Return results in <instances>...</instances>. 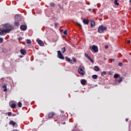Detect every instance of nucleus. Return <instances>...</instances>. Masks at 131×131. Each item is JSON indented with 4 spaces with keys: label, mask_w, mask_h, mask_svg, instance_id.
<instances>
[{
    "label": "nucleus",
    "mask_w": 131,
    "mask_h": 131,
    "mask_svg": "<svg viewBox=\"0 0 131 131\" xmlns=\"http://www.w3.org/2000/svg\"><path fill=\"white\" fill-rule=\"evenodd\" d=\"M11 30L12 26L6 24L4 26L3 29H0V35H6L7 33H9Z\"/></svg>",
    "instance_id": "obj_1"
},
{
    "label": "nucleus",
    "mask_w": 131,
    "mask_h": 131,
    "mask_svg": "<svg viewBox=\"0 0 131 131\" xmlns=\"http://www.w3.org/2000/svg\"><path fill=\"white\" fill-rule=\"evenodd\" d=\"M11 30L12 26L6 24L4 26L3 29H0V35H6L7 33H9Z\"/></svg>",
    "instance_id": "obj_2"
},
{
    "label": "nucleus",
    "mask_w": 131,
    "mask_h": 131,
    "mask_svg": "<svg viewBox=\"0 0 131 131\" xmlns=\"http://www.w3.org/2000/svg\"><path fill=\"white\" fill-rule=\"evenodd\" d=\"M78 72L80 75H84V74H85V69L84 68V67L81 65L79 66L78 70Z\"/></svg>",
    "instance_id": "obj_3"
},
{
    "label": "nucleus",
    "mask_w": 131,
    "mask_h": 131,
    "mask_svg": "<svg viewBox=\"0 0 131 131\" xmlns=\"http://www.w3.org/2000/svg\"><path fill=\"white\" fill-rule=\"evenodd\" d=\"M106 30H107V27L101 25L98 27L97 31L98 33H104V31H106Z\"/></svg>",
    "instance_id": "obj_4"
},
{
    "label": "nucleus",
    "mask_w": 131,
    "mask_h": 131,
    "mask_svg": "<svg viewBox=\"0 0 131 131\" xmlns=\"http://www.w3.org/2000/svg\"><path fill=\"white\" fill-rule=\"evenodd\" d=\"M58 116L57 115V114L55 113H49L48 114V117L49 118H53V117H54V118H56V117H57Z\"/></svg>",
    "instance_id": "obj_5"
},
{
    "label": "nucleus",
    "mask_w": 131,
    "mask_h": 131,
    "mask_svg": "<svg viewBox=\"0 0 131 131\" xmlns=\"http://www.w3.org/2000/svg\"><path fill=\"white\" fill-rule=\"evenodd\" d=\"M57 57L59 58V59H60L61 60H64V56L62 54V53H61V51L59 50L57 51Z\"/></svg>",
    "instance_id": "obj_6"
},
{
    "label": "nucleus",
    "mask_w": 131,
    "mask_h": 131,
    "mask_svg": "<svg viewBox=\"0 0 131 131\" xmlns=\"http://www.w3.org/2000/svg\"><path fill=\"white\" fill-rule=\"evenodd\" d=\"M90 50L91 51H94V53H97L99 51L98 49V47H97L95 45H93V46H92V47H90Z\"/></svg>",
    "instance_id": "obj_7"
},
{
    "label": "nucleus",
    "mask_w": 131,
    "mask_h": 131,
    "mask_svg": "<svg viewBox=\"0 0 131 131\" xmlns=\"http://www.w3.org/2000/svg\"><path fill=\"white\" fill-rule=\"evenodd\" d=\"M36 41L40 47H43V46H45V43H43V41L39 39V38H37Z\"/></svg>",
    "instance_id": "obj_8"
},
{
    "label": "nucleus",
    "mask_w": 131,
    "mask_h": 131,
    "mask_svg": "<svg viewBox=\"0 0 131 131\" xmlns=\"http://www.w3.org/2000/svg\"><path fill=\"white\" fill-rule=\"evenodd\" d=\"M20 30H22V31H25V30L27 29V26L25 25H22L20 26Z\"/></svg>",
    "instance_id": "obj_9"
},
{
    "label": "nucleus",
    "mask_w": 131,
    "mask_h": 131,
    "mask_svg": "<svg viewBox=\"0 0 131 131\" xmlns=\"http://www.w3.org/2000/svg\"><path fill=\"white\" fill-rule=\"evenodd\" d=\"M9 124L10 125H12V126H15V125H16V124H17V123L16 122H14V121L11 120L9 122Z\"/></svg>",
    "instance_id": "obj_10"
},
{
    "label": "nucleus",
    "mask_w": 131,
    "mask_h": 131,
    "mask_svg": "<svg viewBox=\"0 0 131 131\" xmlns=\"http://www.w3.org/2000/svg\"><path fill=\"white\" fill-rule=\"evenodd\" d=\"M96 25L95 21L91 20V27H94Z\"/></svg>",
    "instance_id": "obj_11"
},
{
    "label": "nucleus",
    "mask_w": 131,
    "mask_h": 131,
    "mask_svg": "<svg viewBox=\"0 0 131 131\" xmlns=\"http://www.w3.org/2000/svg\"><path fill=\"white\" fill-rule=\"evenodd\" d=\"M83 23H84V24L88 25L89 24V23H90V21L86 19H83Z\"/></svg>",
    "instance_id": "obj_12"
},
{
    "label": "nucleus",
    "mask_w": 131,
    "mask_h": 131,
    "mask_svg": "<svg viewBox=\"0 0 131 131\" xmlns=\"http://www.w3.org/2000/svg\"><path fill=\"white\" fill-rule=\"evenodd\" d=\"M20 53L21 54V55H25V54H26V51L24 49H21Z\"/></svg>",
    "instance_id": "obj_13"
},
{
    "label": "nucleus",
    "mask_w": 131,
    "mask_h": 131,
    "mask_svg": "<svg viewBox=\"0 0 131 131\" xmlns=\"http://www.w3.org/2000/svg\"><path fill=\"white\" fill-rule=\"evenodd\" d=\"M3 88L4 89V92H8V89H7V85H3Z\"/></svg>",
    "instance_id": "obj_14"
},
{
    "label": "nucleus",
    "mask_w": 131,
    "mask_h": 131,
    "mask_svg": "<svg viewBox=\"0 0 131 131\" xmlns=\"http://www.w3.org/2000/svg\"><path fill=\"white\" fill-rule=\"evenodd\" d=\"M10 107H11V108H12V109H15V108H16V104L12 103L11 104Z\"/></svg>",
    "instance_id": "obj_15"
},
{
    "label": "nucleus",
    "mask_w": 131,
    "mask_h": 131,
    "mask_svg": "<svg viewBox=\"0 0 131 131\" xmlns=\"http://www.w3.org/2000/svg\"><path fill=\"white\" fill-rule=\"evenodd\" d=\"M86 82V81L84 79L81 80V84H83V85H84L85 84Z\"/></svg>",
    "instance_id": "obj_16"
},
{
    "label": "nucleus",
    "mask_w": 131,
    "mask_h": 131,
    "mask_svg": "<svg viewBox=\"0 0 131 131\" xmlns=\"http://www.w3.org/2000/svg\"><path fill=\"white\" fill-rule=\"evenodd\" d=\"M66 61H68V62H70V63H72V60L70 59V58L66 57Z\"/></svg>",
    "instance_id": "obj_17"
},
{
    "label": "nucleus",
    "mask_w": 131,
    "mask_h": 131,
    "mask_svg": "<svg viewBox=\"0 0 131 131\" xmlns=\"http://www.w3.org/2000/svg\"><path fill=\"white\" fill-rule=\"evenodd\" d=\"M94 69L95 71H96V72L99 71V70H100V68H99V67H98V66H95Z\"/></svg>",
    "instance_id": "obj_18"
},
{
    "label": "nucleus",
    "mask_w": 131,
    "mask_h": 131,
    "mask_svg": "<svg viewBox=\"0 0 131 131\" xmlns=\"http://www.w3.org/2000/svg\"><path fill=\"white\" fill-rule=\"evenodd\" d=\"M119 74H115L114 76V78H118L119 77Z\"/></svg>",
    "instance_id": "obj_19"
},
{
    "label": "nucleus",
    "mask_w": 131,
    "mask_h": 131,
    "mask_svg": "<svg viewBox=\"0 0 131 131\" xmlns=\"http://www.w3.org/2000/svg\"><path fill=\"white\" fill-rule=\"evenodd\" d=\"M92 78H93V79H97V78H98V75H93L92 76Z\"/></svg>",
    "instance_id": "obj_20"
},
{
    "label": "nucleus",
    "mask_w": 131,
    "mask_h": 131,
    "mask_svg": "<svg viewBox=\"0 0 131 131\" xmlns=\"http://www.w3.org/2000/svg\"><path fill=\"white\" fill-rule=\"evenodd\" d=\"M117 2L118 0H115L114 2V5H115L116 6H119V3H118Z\"/></svg>",
    "instance_id": "obj_21"
},
{
    "label": "nucleus",
    "mask_w": 131,
    "mask_h": 131,
    "mask_svg": "<svg viewBox=\"0 0 131 131\" xmlns=\"http://www.w3.org/2000/svg\"><path fill=\"white\" fill-rule=\"evenodd\" d=\"M106 71L102 72L101 74V76H104V75H106Z\"/></svg>",
    "instance_id": "obj_22"
},
{
    "label": "nucleus",
    "mask_w": 131,
    "mask_h": 131,
    "mask_svg": "<svg viewBox=\"0 0 131 131\" xmlns=\"http://www.w3.org/2000/svg\"><path fill=\"white\" fill-rule=\"evenodd\" d=\"M18 107H19V108H21L22 107V103L20 102H19L17 104Z\"/></svg>",
    "instance_id": "obj_23"
},
{
    "label": "nucleus",
    "mask_w": 131,
    "mask_h": 131,
    "mask_svg": "<svg viewBox=\"0 0 131 131\" xmlns=\"http://www.w3.org/2000/svg\"><path fill=\"white\" fill-rule=\"evenodd\" d=\"M27 43H28V45H30V43H31V40L27 39Z\"/></svg>",
    "instance_id": "obj_24"
},
{
    "label": "nucleus",
    "mask_w": 131,
    "mask_h": 131,
    "mask_svg": "<svg viewBox=\"0 0 131 131\" xmlns=\"http://www.w3.org/2000/svg\"><path fill=\"white\" fill-rule=\"evenodd\" d=\"M84 56L85 58L89 59L91 57L89 56V55L86 54V53H85Z\"/></svg>",
    "instance_id": "obj_25"
},
{
    "label": "nucleus",
    "mask_w": 131,
    "mask_h": 131,
    "mask_svg": "<svg viewBox=\"0 0 131 131\" xmlns=\"http://www.w3.org/2000/svg\"><path fill=\"white\" fill-rule=\"evenodd\" d=\"M14 25H15V26H19V24L18 23V21H15V22H14Z\"/></svg>",
    "instance_id": "obj_26"
},
{
    "label": "nucleus",
    "mask_w": 131,
    "mask_h": 131,
    "mask_svg": "<svg viewBox=\"0 0 131 131\" xmlns=\"http://www.w3.org/2000/svg\"><path fill=\"white\" fill-rule=\"evenodd\" d=\"M61 52L62 53H65V52H66V50L65 49V47H63V48L61 49Z\"/></svg>",
    "instance_id": "obj_27"
},
{
    "label": "nucleus",
    "mask_w": 131,
    "mask_h": 131,
    "mask_svg": "<svg viewBox=\"0 0 131 131\" xmlns=\"http://www.w3.org/2000/svg\"><path fill=\"white\" fill-rule=\"evenodd\" d=\"M15 18L16 20H17L18 19H19V18H20V16L18 15H15Z\"/></svg>",
    "instance_id": "obj_28"
},
{
    "label": "nucleus",
    "mask_w": 131,
    "mask_h": 131,
    "mask_svg": "<svg viewBox=\"0 0 131 131\" xmlns=\"http://www.w3.org/2000/svg\"><path fill=\"white\" fill-rule=\"evenodd\" d=\"M50 7H55V3H51L50 4Z\"/></svg>",
    "instance_id": "obj_29"
},
{
    "label": "nucleus",
    "mask_w": 131,
    "mask_h": 131,
    "mask_svg": "<svg viewBox=\"0 0 131 131\" xmlns=\"http://www.w3.org/2000/svg\"><path fill=\"white\" fill-rule=\"evenodd\" d=\"M122 65H123V64L122 63V62H119L118 63V66H120V67H122Z\"/></svg>",
    "instance_id": "obj_30"
},
{
    "label": "nucleus",
    "mask_w": 131,
    "mask_h": 131,
    "mask_svg": "<svg viewBox=\"0 0 131 131\" xmlns=\"http://www.w3.org/2000/svg\"><path fill=\"white\" fill-rule=\"evenodd\" d=\"M121 81H122V79L121 78H120L119 80L118 81V83H120V82H121Z\"/></svg>",
    "instance_id": "obj_31"
},
{
    "label": "nucleus",
    "mask_w": 131,
    "mask_h": 131,
    "mask_svg": "<svg viewBox=\"0 0 131 131\" xmlns=\"http://www.w3.org/2000/svg\"><path fill=\"white\" fill-rule=\"evenodd\" d=\"M4 41L3 38H0V43H2Z\"/></svg>",
    "instance_id": "obj_32"
},
{
    "label": "nucleus",
    "mask_w": 131,
    "mask_h": 131,
    "mask_svg": "<svg viewBox=\"0 0 131 131\" xmlns=\"http://www.w3.org/2000/svg\"><path fill=\"white\" fill-rule=\"evenodd\" d=\"M76 24H77V25L79 26V27H80V28H81V25H80L78 23H77Z\"/></svg>",
    "instance_id": "obj_33"
},
{
    "label": "nucleus",
    "mask_w": 131,
    "mask_h": 131,
    "mask_svg": "<svg viewBox=\"0 0 131 131\" xmlns=\"http://www.w3.org/2000/svg\"><path fill=\"white\" fill-rule=\"evenodd\" d=\"M63 34H64V35H67L68 34L67 31H63Z\"/></svg>",
    "instance_id": "obj_34"
},
{
    "label": "nucleus",
    "mask_w": 131,
    "mask_h": 131,
    "mask_svg": "<svg viewBox=\"0 0 131 131\" xmlns=\"http://www.w3.org/2000/svg\"><path fill=\"white\" fill-rule=\"evenodd\" d=\"M89 60H90V61H91V62H92V63H94V60L91 57L89 58Z\"/></svg>",
    "instance_id": "obj_35"
},
{
    "label": "nucleus",
    "mask_w": 131,
    "mask_h": 131,
    "mask_svg": "<svg viewBox=\"0 0 131 131\" xmlns=\"http://www.w3.org/2000/svg\"><path fill=\"white\" fill-rule=\"evenodd\" d=\"M73 62H74V63H76V59L74 57L73 58Z\"/></svg>",
    "instance_id": "obj_36"
},
{
    "label": "nucleus",
    "mask_w": 131,
    "mask_h": 131,
    "mask_svg": "<svg viewBox=\"0 0 131 131\" xmlns=\"http://www.w3.org/2000/svg\"><path fill=\"white\" fill-rule=\"evenodd\" d=\"M8 116H11L12 115V113H11V112L8 113Z\"/></svg>",
    "instance_id": "obj_37"
},
{
    "label": "nucleus",
    "mask_w": 131,
    "mask_h": 131,
    "mask_svg": "<svg viewBox=\"0 0 131 131\" xmlns=\"http://www.w3.org/2000/svg\"><path fill=\"white\" fill-rule=\"evenodd\" d=\"M58 7L60 9H61V10H63V7H61L60 5H58Z\"/></svg>",
    "instance_id": "obj_38"
},
{
    "label": "nucleus",
    "mask_w": 131,
    "mask_h": 131,
    "mask_svg": "<svg viewBox=\"0 0 131 131\" xmlns=\"http://www.w3.org/2000/svg\"><path fill=\"white\" fill-rule=\"evenodd\" d=\"M54 25L55 27H57V25H58V24L57 23H55Z\"/></svg>",
    "instance_id": "obj_39"
},
{
    "label": "nucleus",
    "mask_w": 131,
    "mask_h": 131,
    "mask_svg": "<svg viewBox=\"0 0 131 131\" xmlns=\"http://www.w3.org/2000/svg\"><path fill=\"white\" fill-rule=\"evenodd\" d=\"M5 50H6V49H3V51H2L3 53H6V52L4 51Z\"/></svg>",
    "instance_id": "obj_40"
},
{
    "label": "nucleus",
    "mask_w": 131,
    "mask_h": 131,
    "mask_svg": "<svg viewBox=\"0 0 131 131\" xmlns=\"http://www.w3.org/2000/svg\"><path fill=\"white\" fill-rule=\"evenodd\" d=\"M127 43H129V42H130V40H128L127 41Z\"/></svg>",
    "instance_id": "obj_41"
},
{
    "label": "nucleus",
    "mask_w": 131,
    "mask_h": 131,
    "mask_svg": "<svg viewBox=\"0 0 131 131\" xmlns=\"http://www.w3.org/2000/svg\"><path fill=\"white\" fill-rule=\"evenodd\" d=\"M12 116H16V114H12Z\"/></svg>",
    "instance_id": "obj_42"
},
{
    "label": "nucleus",
    "mask_w": 131,
    "mask_h": 131,
    "mask_svg": "<svg viewBox=\"0 0 131 131\" xmlns=\"http://www.w3.org/2000/svg\"><path fill=\"white\" fill-rule=\"evenodd\" d=\"M108 48V46H105V49H107Z\"/></svg>",
    "instance_id": "obj_43"
},
{
    "label": "nucleus",
    "mask_w": 131,
    "mask_h": 131,
    "mask_svg": "<svg viewBox=\"0 0 131 131\" xmlns=\"http://www.w3.org/2000/svg\"><path fill=\"white\" fill-rule=\"evenodd\" d=\"M21 39H22V37H19V40H21Z\"/></svg>",
    "instance_id": "obj_44"
},
{
    "label": "nucleus",
    "mask_w": 131,
    "mask_h": 131,
    "mask_svg": "<svg viewBox=\"0 0 131 131\" xmlns=\"http://www.w3.org/2000/svg\"><path fill=\"white\" fill-rule=\"evenodd\" d=\"M125 120L126 122H127V121H128V119H126Z\"/></svg>",
    "instance_id": "obj_45"
},
{
    "label": "nucleus",
    "mask_w": 131,
    "mask_h": 131,
    "mask_svg": "<svg viewBox=\"0 0 131 131\" xmlns=\"http://www.w3.org/2000/svg\"><path fill=\"white\" fill-rule=\"evenodd\" d=\"M88 11H92V9L91 8L88 9Z\"/></svg>",
    "instance_id": "obj_46"
},
{
    "label": "nucleus",
    "mask_w": 131,
    "mask_h": 131,
    "mask_svg": "<svg viewBox=\"0 0 131 131\" xmlns=\"http://www.w3.org/2000/svg\"><path fill=\"white\" fill-rule=\"evenodd\" d=\"M93 12H95V9H93Z\"/></svg>",
    "instance_id": "obj_47"
},
{
    "label": "nucleus",
    "mask_w": 131,
    "mask_h": 131,
    "mask_svg": "<svg viewBox=\"0 0 131 131\" xmlns=\"http://www.w3.org/2000/svg\"><path fill=\"white\" fill-rule=\"evenodd\" d=\"M129 3H131V0H129Z\"/></svg>",
    "instance_id": "obj_48"
},
{
    "label": "nucleus",
    "mask_w": 131,
    "mask_h": 131,
    "mask_svg": "<svg viewBox=\"0 0 131 131\" xmlns=\"http://www.w3.org/2000/svg\"><path fill=\"white\" fill-rule=\"evenodd\" d=\"M65 123H66L65 122H63V124H65Z\"/></svg>",
    "instance_id": "obj_49"
},
{
    "label": "nucleus",
    "mask_w": 131,
    "mask_h": 131,
    "mask_svg": "<svg viewBox=\"0 0 131 131\" xmlns=\"http://www.w3.org/2000/svg\"><path fill=\"white\" fill-rule=\"evenodd\" d=\"M3 78H1V80H2Z\"/></svg>",
    "instance_id": "obj_50"
},
{
    "label": "nucleus",
    "mask_w": 131,
    "mask_h": 131,
    "mask_svg": "<svg viewBox=\"0 0 131 131\" xmlns=\"http://www.w3.org/2000/svg\"><path fill=\"white\" fill-rule=\"evenodd\" d=\"M104 60H106V58H104Z\"/></svg>",
    "instance_id": "obj_51"
},
{
    "label": "nucleus",
    "mask_w": 131,
    "mask_h": 131,
    "mask_svg": "<svg viewBox=\"0 0 131 131\" xmlns=\"http://www.w3.org/2000/svg\"><path fill=\"white\" fill-rule=\"evenodd\" d=\"M113 61H114V59H113Z\"/></svg>",
    "instance_id": "obj_52"
},
{
    "label": "nucleus",
    "mask_w": 131,
    "mask_h": 131,
    "mask_svg": "<svg viewBox=\"0 0 131 131\" xmlns=\"http://www.w3.org/2000/svg\"><path fill=\"white\" fill-rule=\"evenodd\" d=\"M111 1H114V0H111Z\"/></svg>",
    "instance_id": "obj_53"
}]
</instances>
